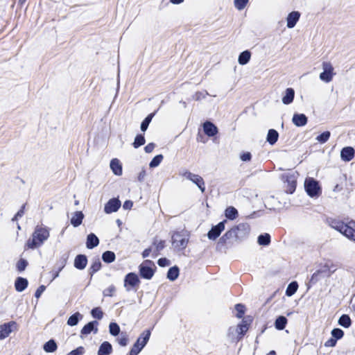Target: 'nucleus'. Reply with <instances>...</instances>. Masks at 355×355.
I'll use <instances>...</instances> for the list:
<instances>
[{
  "label": "nucleus",
  "mask_w": 355,
  "mask_h": 355,
  "mask_svg": "<svg viewBox=\"0 0 355 355\" xmlns=\"http://www.w3.org/2000/svg\"><path fill=\"white\" fill-rule=\"evenodd\" d=\"M49 237V230L46 227L37 226L33 233L32 238L27 241L28 248L34 249L41 246Z\"/></svg>",
  "instance_id": "nucleus-1"
},
{
  "label": "nucleus",
  "mask_w": 355,
  "mask_h": 355,
  "mask_svg": "<svg viewBox=\"0 0 355 355\" xmlns=\"http://www.w3.org/2000/svg\"><path fill=\"white\" fill-rule=\"evenodd\" d=\"M250 232V227L247 224H239L228 230L220 239V242L225 244L230 239H242Z\"/></svg>",
  "instance_id": "nucleus-2"
},
{
  "label": "nucleus",
  "mask_w": 355,
  "mask_h": 355,
  "mask_svg": "<svg viewBox=\"0 0 355 355\" xmlns=\"http://www.w3.org/2000/svg\"><path fill=\"white\" fill-rule=\"evenodd\" d=\"M331 226L334 230L338 231L347 239L354 241L355 239V222L351 221L345 223L342 221H332Z\"/></svg>",
  "instance_id": "nucleus-3"
},
{
  "label": "nucleus",
  "mask_w": 355,
  "mask_h": 355,
  "mask_svg": "<svg viewBox=\"0 0 355 355\" xmlns=\"http://www.w3.org/2000/svg\"><path fill=\"white\" fill-rule=\"evenodd\" d=\"M150 331L149 329L144 331L138 338L137 342L131 348L130 355H138L142 349L146 346L148 342L150 336Z\"/></svg>",
  "instance_id": "nucleus-4"
},
{
  "label": "nucleus",
  "mask_w": 355,
  "mask_h": 355,
  "mask_svg": "<svg viewBox=\"0 0 355 355\" xmlns=\"http://www.w3.org/2000/svg\"><path fill=\"white\" fill-rule=\"evenodd\" d=\"M323 71L320 74V79L325 83H329L336 75L334 68L330 62H323L322 64Z\"/></svg>",
  "instance_id": "nucleus-5"
},
{
  "label": "nucleus",
  "mask_w": 355,
  "mask_h": 355,
  "mask_svg": "<svg viewBox=\"0 0 355 355\" xmlns=\"http://www.w3.org/2000/svg\"><path fill=\"white\" fill-rule=\"evenodd\" d=\"M180 175L196 184L202 192L205 191V182L202 177L187 170L180 172Z\"/></svg>",
  "instance_id": "nucleus-6"
},
{
  "label": "nucleus",
  "mask_w": 355,
  "mask_h": 355,
  "mask_svg": "<svg viewBox=\"0 0 355 355\" xmlns=\"http://www.w3.org/2000/svg\"><path fill=\"white\" fill-rule=\"evenodd\" d=\"M155 266V264L153 261L150 260L144 261L139 266V272L141 276L147 279H150L154 275V270L153 267Z\"/></svg>",
  "instance_id": "nucleus-7"
},
{
  "label": "nucleus",
  "mask_w": 355,
  "mask_h": 355,
  "mask_svg": "<svg viewBox=\"0 0 355 355\" xmlns=\"http://www.w3.org/2000/svg\"><path fill=\"white\" fill-rule=\"evenodd\" d=\"M304 187L307 193L311 196H318L320 188L318 185V182L312 178H306L304 182Z\"/></svg>",
  "instance_id": "nucleus-8"
},
{
  "label": "nucleus",
  "mask_w": 355,
  "mask_h": 355,
  "mask_svg": "<svg viewBox=\"0 0 355 355\" xmlns=\"http://www.w3.org/2000/svg\"><path fill=\"white\" fill-rule=\"evenodd\" d=\"M140 281L137 274L128 273L124 279V287L126 291H130L135 286H138Z\"/></svg>",
  "instance_id": "nucleus-9"
},
{
  "label": "nucleus",
  "mask_w": 355,
  "mask_h": 355,
  "mask_svg": "<svg viewBox=\"0 0 355 355\" xmlns=\"http://www.w3.org/2000/svg\"><path fill=\"white\" fill-rule=\"evenodd\" d=\"M17 328V323L14 321L0 325V340L7 338L11 332Z\"/></svg>",
  "instance_id": "nucleus-10"
},
{
  "label": "nucleus",
  "mask_w": 355,
  "mask_h": 355,
  "mask_svg": "<svg viewBox=\"0 0 355 355\" xmlns=\"http://www.w3.org/2000/svg\"><path fill=\"white\" fill-rule=\"evenodd\" d=\"M173 245L178 250L184 249L188 243V239L182 236L180 233H176L172 236Z\"/></svg>",
  "instance_id": "nucleus-11"
},
{
  "label": "nucleus",
  "mask_w": 355,
  "mask_h": 355,
  "mask_svg": "<svg viewBox=\"0 0 355 355\" xmlns=\"http://www.w3.org/2000/svg\"><path fill=\"white\" fill-rule=\"evenodd\" d=\"M225 222L226 220H223L219 223L218 225L214 226L207 234L208 238L211 240H215L216 238H218L221 232L225 230Z\"/></svg>",
  "instance_id": "nucleus-12"
},
{
  "label": "nucleus",
  "mask_w": 355,
  "mask_h": 355,
  "mask_svg": "<svg viewBox=\"0 0 355 355\" xmlns=\"http://www.w3.org/2000/svg\"><path fill=\"white\" fill-rule=\"evenodd\" d=\"M121 207V201L118 198L110 199L104 207V211L106 214L116 212Z\"/></svg>",
  "instance_id": "nucleus-13"
},
{
  "label": "nucleus",
  "mask_w": 355,
  "mask_h": 355,
  "mask_svg": "<svg viewBox=\"0 0 355 355\" xmlns=\"http://www.w3.org/2000/svg\"><path fill=\"white\" fill-rule=\"evenodd\" d=\"M204 132L208 137L215 136L218 132V128L211 122L206 121L202 125Z\"/></svg>",
  "instance_id": "nucleus-14"
},
{
  "label": "nucleus",
  "mask_w": 355,
  "mask_h": 355,
  "mask_svg": "<svg viewBox=\"0 0 355 355\" xmlns=\"http://www.w3.org/2000/svg\"><path fill=\"white\" fill-rule=\"evenodd\" d=\"M282 178L286 180V181L288 184V191L290 193H292L295 189L296 186V176L295 173H289L285 174L282 175Z\"/></svg>",
  "instance_id": "nucleus-15"
},
{
  "label": "nucleus",
  "mask_w": 355,
  "mask_h": 355,
  "mask_svg": "<svg viewBox=\"0 0 355 355\" xmlns=\"http://www.w3.org/2000/svg\"><path fill=\"white\" fill-rule=\"evenodd\" d=\"M300 17V13L297 11H293L288 14L286 18L287 27L288 28H293Z\"/></svg>",
  "instance_id": "nucleus-16"
},
{
  "label": "nucleus",
  "mask_w": 355,
  "mask_h": 355,
  "mask_svg": "<svg viewBox=\"0 0 355 355\" xmlns=\"http://www.w3.org/2000/svg\"><path fill=\"white\" fill-rule=\"evenodd\" d=\"M354 156V150L352 147H345L340 152V157L343 161L349 162Z\"/></svg>",
  "instance_id": "nucleus-17"
},
{
  "label": "nucleus",
  "mask_w": 355,
  "mask_h": 355,
  "mask_svg": "<svg viewBox=\"0 0 355 355\" xmlns=\"http://www.w3.org/2000/svg\"><path fill=\"white\" fill-rule=\"evenodd\" d=\"M110 166L114 175L119 176L122 175V165L118 159H112L110 162Z\"/></svg>",
  "instance_id": "nucleus-18"
},
{
  "label": "nucleus",
  "mask_w": 355,
  "mask_h": 355,
  "mask_svg": "<svg viewBox=\"0 0 355 355\" xmlns=\"http://www.w3.org/2000/svg\"><path fill=\"white\" fill-rule=\"evenodd\" d=\"M292 121L297 127L304 126L307 123V117L304 114H295Z\"/></svg>",
  "instance_id": "nucleus-19"
},
{
  "label": "nucleus",
  "mask_w": 355,
  "mask_h": 355,
  "mask_svg": "<svg viewBox=\"0 0 355 355\" xmlns=\"http://www.w3.org/2000/svg\"><path fill=\"white\" fill-rule=\"evenodd\" d=\"M112 352V345L107 342H103L99 347L98 351L97 352L98 355H110Z\"/></svg>",
  "instance_id": "nucleus-20"
},
{
  "label": "nucleus",
  "mask_w": 355,
  "mask_h": 355,
  "mask_svg": "<svg viewBox=\"0 0 355 355\" xmlns=\"http://www.w3.org/2000/svg\"><path fill=\"white\" fill-rule=\"evenodd\" d=\"M295 91L293 88H287L282 97V103L285 105L291 103L294 99Z\"/></svg>",
  "instance_id": "nucleus-21"
},
{
  "label": "nucleus",
  "mask_w": 355,
  "mask_h": 355,
  "mask_svg": "<svg viewBox=\"0 0 355 355\" xmlns=\"http://www.w3.org/2000/svg\"><path fill=\"white\" fill-rule=\"evenodd\" d=\"M87 263V259L85 255L79 254L75 258L74 266L79 270L84 269L86 267Z\"/></svg>",
  "instance_id": "nucleus-22"
},
{
  "label": "nucleus",
  "mask_w": 355,
  "mask_h": 355,
  "mask_svg": "<svg viewBox=\"0 0 355 355\" xmlns=\"http://www.w3.org/2000/svg\"><path fill=\"white\" fill-rule=\"evenodd\" d=\"M98 325V322L96 321H92L87 324H85L83 328L81 330V334L87 335L90 334L92 331H94V333H97L98 329L97 327H95V326Z\"/></svg>",
  "instance_id": "nucleus-23"
},
{
  "label": "nucleus",
  "mask_w": 355,
  "mask_h": 355,
  "mask_svg": "<svg viewBox=\"0 0 355 355\" xmlns=\"http://www.w3.org/2000/svg\"><path fill=\"white\" fill-rule=\"evenodd\" d=\"M84 214L82 211H75L71 218V224L76 227H78L83 222Z\"/></svg>",
  "instance_id": "nucleus-24"
},
{
  "label": "nucleus",
  "mask_w": 355,
  "mask_h": 355,
  "mask_svg": "<svg viewBox=\"0 0 355 355\" xmlns=\"http://www.w3.org/2000/svg\"><path fill=\"white\" fill-rule=\"evenodd\" d=\"M99 243L98 237L93 233L88 234L87 237L86 246L89 249H92Z\"/></svg>",
  "instance_id": "nucleus-25"
},
{
  "label": "nucleus",
  "mask_w": 355,
  "mask_h": 355,
  "mask_svg": "<svg viewBox=\"0 0 355 355\" xmlns=\"http://www.w3.org/2000/svg\"><path fill=\"white\" fill-rule=\"evenodd\" d=\"M28 286V281L23 277H17L15 282V287L18 292H22Z\"/></svg>",
  "instance_id": "nucleus-26"
},
{
  "label": "nucleus",
  "mask_w": 355,
  "mask_h": 355,
  "mask_svg": "<svg viewBox=\"0 0 355 355\" xmlns=\"http://www.w3.org/2000/svg\"><path fill=\"white\" fill-rule=\"evenodd\" d=\"M251 58V53L246 50L240 53L238 58V62L241 65H245L249 62Z\"/></svg>",
  "instance_id": "nucleus-27"
},
{
  "label": "nucleus",
  "mask_w": 355,
  "mask_h": 355,
  "mask_svg": "<svg viewBox=\"0 0 355 355\" xmlns=\"http://www.w3.org/2000/svg\"><path fill=\"white\" fill-rule=\"evenodd\" d=\"M278 137H279V134L275 130L270 129L268 130V132L267 135V141L270 144H271V145L275 144L277 142Z\"/></svg>",
  "instance_id": "nucleus-28"
},
{
  "label": "nucleus",
  "mask_w": 355,
  "mask_h": 355,
  "mask_svg": "<svg viewBox=\"0 0 355 355\" xmlns=\"http://www.w3.org/2000/svg\"><path fill=\"white\" fill-rule=\"evenodd\" d=\"M250 324L247 320H243L241 323L238 324L236 331L241 336H243L248 330Z\"/></svg>",
  "instance_id": "nucleus-29"
},
{
  "label": "nucleus",
  "mask_w": 355,
  "mask_h": 355,
  "mask_svg": "<svg viewBox=\"0 0 355 355\" xmlns=\"http://www.w3.org/2000/svg\"><path fill=\"white\" fill-rule=\"evenodd\" d=\"M286 324L287 319L284 316H279L275 322V327L278 330H283Z\"/></svg>",
  "instance_id": "nucleus-30"
},
{
  "label": "nucleus",
  "mask_w": 355,
  "mask_h": 355,
  "mask_svg": "<svg viewBox=\"0 0 355 355\" xmlns=\"http://www.w3.org/2000/svg\"><path fill=\"white\" fill-rule=\"evenodd\" d=\"M82 318L83 315L80 313L76 312L69 318L67 324L69 326H75Z\"/></svg>",
  "instance_id": "nucleus-31"
},
{
  "label": "nucleus",
  "mask_w": 355,
  "mask_h": 355,
  "mask_svg": "<svg viewBox=\"0 0 355 355\" xmlns=\"http://www.w3.org/2000/svg\"><path fill=\"white\" fill-rule=\"evenodd\" d=\"M225 216L230 220L235 219L238 216L237 210L233 207H229L225 209Z\"/></svg>",
  "instance_id": "nucleus-32"
},
{
  "label": "nucleus",
  "mask_w": 355,
  "mask_h": 355,
  "mask_svg": "<svg viewBox=\"0 0 355 355\" xmlns=\"http://www.w3.org/2000/svg\"><path fill=\"white\" fill-rule=\"evenodd\" d=\"M179 276V269L178 267L174 266L171 268L167 273V277L171 281H175Z\"/></svg>",
  "instance_id": "nucleus-33"
},
{
  "label": "nucleus",
  "mask_w": 355,
  "mask_h": 355,
  "mask_svg": "<svg viewBox=\"0 0 355 355\" xmlns=\"http://www.w3.org/2000/svg\"><path fill=\"white\" fill-rule=\"evenodd\" d=\"M298 288V284L296 282L290 283L286 288V295L288 297L292 296L295 293Z\"/></svg>",
  "instance_id": "nucleus-34"
},
{
  "label": "nucleus",
  "mask_w": 355,
  "mask_h": 355,
  "mask_svg": "<svg viewBox=\"0 0 355 355\" xmlns=\"http://www.w3.org/2000/svg\"><path fill=\"white\" fill-rule=\"evenodd\" d=\"M102 259L105 263H112L115 259V254L112 251H106L103 254Z\"/></svg>",
  "instance_id": "nucleus-35"
},
{
  "label": "nucleus",
  "mask_w": 355,
  "mask_h": 355,
  "mask_svg": "<svg viewBox=\"0 0 355 355\" xmlns=\"http://www.w3.org/2000/svg\"><path fill=\"white\" fill-rule=\"evenodd\" d=\"M57 349V345L53 340H50L44 345V349L46 352H53Z\"/></svg>",
  "instance_id": "nucleus-36"
},
{
  "label": "nucleus",
  "mask_w": 355,
  "mask_h": 355,
  "mask_svg": "<svg viewBox=\"0 0 355 355\" xmlns=\"http://www.w3.org/2000/svg\"><path fill=\"white\" fill-rule=\"evenodd\" d=\"M248 3L249 0H234V6L239 11L243 10Z\"/></svg>",
  "instance_id": "nucleus-37"
},
{
  "label": "nucleus",
  "mask_w": 355,
  "mask_h": 355,
  "mask_svg": "<svg viewBox=\"0 0 355 355\" xmlns=\"http://www.w3.org/2000/svg\"><path fill=\"white\" fill-rule=\"evenodd\" d=\"M153 248H154V251L156 252L155 254V257L157 256L158 252L162 250L164 248V241L162 240H155L153 242Z\"/></svg>",
  "instance_id": "nucleus-38"
},
{
  "label": "nucleus",
  "mask_w": 355,
  "mask_h": 355,
  "mask_svg": "<svg viewBox=\"0 0 355 355\" xmlns=\"http://www.w3.org/2000/svg\"><path fill=\"white\" fill-rule=\"evenodd\" d=\"M154 115H155L154 113L150 114L142 121V123L141 124V131L145 132L147 130V128H148L150 121H152V119L154 116Z\"/></svg>",
  "instance_id": "nucleus-39"
},
{
  "label": "nucleus",
  "mask_w": 355,
  "mask_h": 355,
  "mask_svg": "<svg viewBox=\"0 0 355 355\" xmlns=\"http://www.w3.org/2000/svg\"><path fill=\"white\" fill-rule=\"evenodd\" d=\"M340 325L347 328L351 325V319L347 315H343L338 321Z\"/></svg>",
  "instance_id": "nucleus-40"
},
{
  "label": "nucleus",
  "mask_w": 355,
  "mask_h": 355,
  "mask_svg": "<svg viewBox=\"0 0 355 355\" xmlns=\"http://www.w3.org/2000/svg\"><path fill=\"white\" fill-rule=\"evenodd\" d=\"M270 241V237L268 234H261L258 237V243L261 245H267Z\"/></svg>",
  "instance_id": "nucleus-41"
},
{
  "label": "nucleus",
  "mask_w": 355,
  "mask_h": 355,
  "mask_svg": "<svg viewBox=\"0 0 355 355\" xmlns=\"http://www.w3.org/2000/svg\"><path fill=\"white\" fill-rule=\"evenodd\" d=\"M145 138L141 135H138L136 136L135 141L133 142V146L135 148H137L140 147L141 146L144 145L145 144Z\"/></svg>",
  "instance_id": "nucleus-42"
},
{
  "label": "nucleus",
  "mask_w": 355,
  "mask_h": 355,
  "mask_svg": "<svg viewBox=\"0 0 355 355\" xmlns=\"http://www.w3.org/2000/svg\"><path fill=\"white\" fill-rule=\"evenodd\" d=\"M330 135H331L330 132H329V131L324 132L323 133H322L321 135H318L316 137V140L321 144H324L329 140Z\"/></svg>",
  "instance_id": "nucleus-43"
},
{
  "label": "nucleus",
  "mask_w": 355,
  "mask_h": 355,
  "mask_svg": "<svg viewBox=\"0 0 355 355\" xmlns=\"http://www.w3.org/2000/svg\"><path fill=\"white\" fill-rule=\"evenodd\" d=\"M162 159H163L162 155H158L155 156L150 162L149 166L150 168H155V167L158 166L160 164V163L162 162Z\"/></svg>",
  "instance_id": "nucleus-44"
},
{
  "label": "nucleus",
  "mask_w": 355,
  "mask_h": 355,
  "mask_svg": "<svg viewBox=\"0 0 355 355\" xmlns=\"http://www.w3.org/2000/svg\"><path fill=\"white\" fill-rule=\"evenodd\" d=\"M110 333L112 336H117L120 332L119 326L115 322H111L109 326Z\"/></svg>",
  "instance_id": "nucleus-45"
},
{
  "label": "nucleus",
  "mask_w": 355,
  "mask_h": 355,
  "mask_svg": "<svg viewBox=\"0 0 355 355\" xmlns=\"http://www.w3.org/2000/svg\"><path fill=\"white\" fill-rule=\"evenodd\" d=\"M91 313L93 318L98 320H101L103 316V313L99 307L93 309Z\"/></svg>",
  "instance_id": "nucleus-46"
},
{
  "label": "nucleus",
  "mask_w": 355,
  "mask_h": 355,
  "mask_svg": "<svg viewBox=\"0 0 355 355\" xmlns=\"http://www.w3.org/2000/svg\"><path fill=\"white\" fill-rule=\"evenodd\" d=\"M235 309L237 311L236 317L239 318H241L245 313L244 306L241 304H238L236 305Z\"/></svg>",
  "instance_id": "nucleus-47"
},
{
  "label": "nucleus",
  "mask_w": 355,
  "mask_h": 355,
  "mask_svg": "<svg viewBox=\"0 0 355 355\" xmlns=\"http://www.w3.org/2000/svg\"><path fill=\"white\" fill-rule=\"evenodd\" d=\"M343 331L340 329H334L331 331V335L335 339H340L343 336Z\"/></svg>",
  "instance_id": "nucleus-48"
},
{
  "label": "nucleus",
  "mask_w": 355,
  "mask_h": 355,
  "mask_svg": "<svg viewBox=\"0 0 355 355\" xmlns=\"http://www.w3.org/2000/svg\"><path fill=\"white\" fill-rule=\"evenodd\" d=\"M116 291V288L113 285H111L108 288H105L104 291H103V295L104 296H109V297H111L113 295L114 293Z\"/></svg>",
  "instance_id": "nucleus-49"
},
{
  "label": "nucleus",
  "mask_w": 355,
  "mask_h": 355,
  "mask_svg": "<svg viewBox=\"0 0 355 355\" xmlns=\"http://www.w3.org/2000/svg\"><path fill=\"white\" fill-rule=\"evenodd\" d=\"M28 265V262L24 259H20L17 263V270L20 272L25 270Z\"/></svg>",
  "instance_id": "nucleus-50"
},
{
  "label": "nucleus",
  "mask_w": 355,
  "mask_h": 355,
  "mask_svg": "<svg viewBox=\"0 0 355 355\" xmlns=\"http://www.w3.org/2000/svg\"><path fill=\"white\" fill-rule=\"evenodd\" d=\"M85 352V349L83 347H78L74 350H72L71 352L67 354V355H83Z\"/></svg>",
  "instance_id": "nucleus-51"
},
{
  "label": "nucleus",
  "mask_w": 355,
  "mask_h": 355,
  "mask_svg": "<svg viewBox=\"0 0 355 355\" xmlns=\"http://www.w3.org/2000/svg\"><path fill=\"white\" fill-rule=\"evenodd\" d=\"M158 265L161 267H165L170 265V261L166 258H161L158 260Z\"/></svg>",
  "instance_id": "nucleus-52"
},
{
  "label": "nucleus",
  "mask_w": 355,
  "mask_h": 355,
  "mask_svg": "<svg viewBox=\"0 0 355 355\" xmlns=\"http://www.w3.org/2000/svg\"><path fill=\"white\" fill-rule=\"evenodd\" d=\"M336 344V339L334 337L327 340L324 343L325 347H334Z\"/></svg>",
  "instance_id": "nucleus-53"
},
{
  "label": "nucleus",
  "mask_w": 355,
  "mask_h": 355,
  "mask_svg": "<svg viewBox=\"0 0 355 355\" xmlns=\"http://www.w3.org/2000/svg\"><path fill=\"white\" fill-rule=\"evenodd\" d=\"M45 289H46V287L44 286H43V285L40 286L35 291V297L39 298L41 296L42 293L45 291Z\"/></svg>",
  "instance_id": "nucleus-54"
},
{
  "label": "nucleus",
  "mask_w": 355,
  "mask_h": 355,
  "mask_svg": "<svg viewBox=\"0 0 355 355\" xmlns=\"http://www.w3.org/2000/svg\"><path fill=\"white\" fill-rule=\"evenodd\" d=\"M101 262L99 261H96L92 264L91 269L92 270V272H94L98 271L101 268Z\"/></svg>",
  "instance_id": "nucleus-55"
},
{
  "label": "nucleus",
  "mask_w": 355,
  "mask_h": 355,
  "mask_svg": "<svg viewBox=\"0 0 355 355\" xmlns=\"http://www.w3.org/2000/svg\"><path fill=\"white\" fill-rule=\"evenodd\" d=\"M119 344L121 346H126L128 343V338L126 336L121 337L118 339Z\"/></svg>",
  "instance_id": "nucleus-56"
},
{
  "label": "nucleus",
  "mask_w": 355,
  "mask_h": 355,
  "mask_svg": "<svg viewBox=\"0 0 355 355\" xmlns=\"http://www.w3.org/2000/svg\"><path fill=\"white\" fill-rule=\"evenodd\" d=\"M241 159L243 162H248L251 159V154L248 152L243 153L241 155Z\"/></svg>",
  "instance_id": "nucleus-57"
},
{
  "label": "nucleus",
  "mask_w": 355,
  "mask_h": 355,
  "mask_svg": "<svg viewBox=\"0 0 355 355\" xmlns=\"http://www.w3.org/2000/svg\"><path fill=\"white\" fill-rule=\"evenodd\" d=\"M155 146L153 143H150L145 146L144 150H145L146 153H150L154 150Z\"/></svg>",
  "instance_id": "nucleus-58"
},
{
  "label": "nucleus",
  "mask_w": 355,
  "mask_h": 355,
  "mask_svg": "<svg viewBox=\"0 0 355 355\" xmlns=\"http://www.w3.org/2000/svg\"><path fill=\"white\" fill-rule=\"evenodd\" d=\"M133 205V202L130 200H126L123 205L124 209H130Z\"/></svg>",
  "instance_id": "nucleus-59"
},
{
  "label": "nucleus",
  "mask_w": 355,
  "mask_h": 355,
  "mask_svg": "<svg viewBox=\"0 0 355 355\" xmlns=\"http://www.w3.org/2000/svg\"><path fill=\"white\" fill-rule=\"evenodd\" d=\"M24 207H22L21 209L19 211H17L16 215L12 218V220H17L18 219V218L21 217L23 216V214H24Z\"/></svg>",
  "instance_id": "nucleus-60"
},
{
  "label": "nucleus",
  "mask_w": 355,
  "mask_h": 355,
  "mask_svg": "<svg viewBox=\"0 0 355 355\" xmlns=\"http://www.w3.org/2000/svg\"><path fill=\"white\" fill-rule=\"evenodd\" d=\"M153 250L154 251V250L153 249V247H150V248H149L146 249V250L143 252V253H142V256H143V257H144V258L148 257L150 255V252H151Z\"/></svg>",
  "instance_id": "nucleus-61"
},
{
  "label": "nucleus",
  "mask_w": 355,
  "mask_h": 355,
  "mask_svg": "<svg viewBox=\"0 0 355 355\" xmlns=\"http://www.w3.org/2000/svg\"><path fill=\"white\" fill-rule=\"evenodd\" d=\"M145 176H146V171L144 170H143L139 174V176H138L139 181L142 182L145 178Z\"/></svg>",
  "instance_id": "nucleus-62"
},
{
  "label": "nucleus",
  "mask_w": 355,
  "mask_h": 355,
  "mask_svg": "<svg viewBox=\"0 0 355 355\" xmlns=\"http://www.w3.org/2000/svg\"><path fill=\"white\" fill-rule=\"evenodd\" d=\"M173 4H180L184 2V0H169Z\"/></svg>",
  "instance_id": "nucleus-63"
},
{
  "label": "nucleus",
  "mask_w": 355,
  "mask_h": 355,
  "mask_svg": "<svg viewBox=\"0 0 355 355\" xmlns=\"http://www.w3.org/2000/svg\"><path fill=\"white\" fill-rule=\"evenodd\" d=\"M267 355H276V354L275 351H271Z\"/></svg>",
  "instance_id": "nucleus-64"
}]
</instances>
